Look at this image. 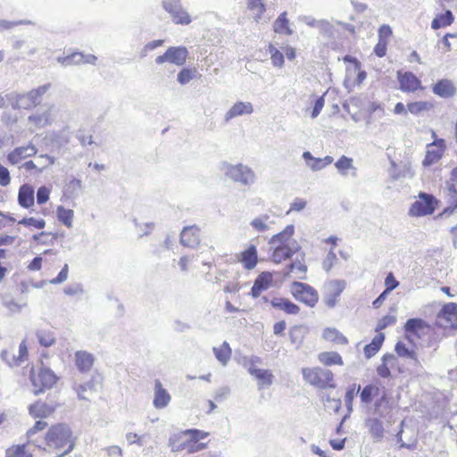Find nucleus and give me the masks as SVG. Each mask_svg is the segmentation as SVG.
<instances>
[{"label":"nucleus","instance_id":"9d476101","mask_svg":"<svg viewBox=\"0 0 457 457\" xmlns=\"http://www.w3.org/2000/svg\"><path fill=\"white\" fill-rule=\"evenodd\" d=\"M345 287V281L341 279L330 280L325 284L323 301L327 307L332 309L337 305L338 298Z\"/></svg>","mask_w":457,"mask_h":457},{"label":"nucleus","instance_id":"603ef678","mask_svg":"<svg viewBox=\"0 0 457 457\" xmlns=\"http://www.w3.org/2000/svg\"><path fill=\"white\" fill-rule=\"evenodd\" d=\"M5 457H32V455L26 453L24 445H21L8 449Z\"/></svg>","mask_w":457,"mask_h":457},{"label":"nucleus","instance_id":"79ce46f5","mask_svg":"<svg viewBox=\"0 0 457 457\" xmlns=\"http://www.w3.org/2000/svg\"><path fill=\"white\" fill-rule=\"evenodd\" d=\"M378 394V386H376L373 384L366 385L360 394L361 402L362 403L369 404L372 402V398L377 396Z\"/></svg>","mask_w":457,"mask_h":457},{"label":"nucleus","instance_id":"4d7b16f0","mask_svg":"<svg viewBox=\"0 0 457 457\" xmlns=\"http://www.w3.org/2000/svg\"><path fill=\"white\" fill-rule=\"evenodd\" d=\"M396 317L394 315H386L382 317L376 327V331L383 330L389 326L395 324Z\"/></svg>","mask_w":457,"mask_h":457},{"label":"nucleus","instance_id":"a211bd4d","mask_svg":"<svg viewBox=\"0 0 457 457\" xmlns=\"http://www.w3.org/2000/svg\"><path fill=\"white\" fill-rule=\"evenodd\" d=\"M253 112V104L250 102H237L234 104L229 110L225 113L224 120L228 123L230 120L245 115L252 114Z\"/></svg>","mask_w":457,"mask_h":457},{"label":"nucleus","instance_id":"e433bc0d","mask_svg":"<svg viewBox=\"0 0 457 457\" xmlns=\"http://www.w3.org/2000/svg\"><path fill=\"white\" fill-rule=\"evenodd\" d=\"M84 54L81 52H74L67 56H60L57 58L58 63L63 67L71 65L83 64Z\"/></svg>","mask_w":457,"mask_h":457},{"label":"nucleus","instance_id":"052dcab7","mask_svg":"<svg viewBox=\"0 0 457 457\" xmlns=\"http://www.w3.org/2000/svg\"><path fill=\"white\" fill-rule=\"evenodd\" d=\"M4 103L8 102V104L13 110L20 109V93L11 92L6 94L5 96H4Z\"/></svg>","mask_w":457,"mask_h":457},{"label":"nucleus","instance_id":"13d9d810","mask_svg":"<svg viewBox=\"0 0 457 457\" xmlns=\"http://www.w3.org/2000/svg\"><path fill=\"white\" fill-rule=\"evenodd\" d=\"M27 354H28V348L25 344V341H22L19 345V355L15 356L12 354L13 364L15 366L21 365V363L24 361Z\"/></svg>","mask_w":457,"mask_h":457},{"label":"nucleus","instance_id":"473e14b6","mask_svg":"<svg viewBox=\"0 0 457 457\" xmlns=\"http://www.w3.org/2000/svg\"><path fill=\"white\" fill-rule=\"evenodd\" d=\"M323 338L329 342H334L338 345H347L348 339L337 328H327L323 330Z\"/></svg>","mask_w":457,"mask_h":457},{"label":"nucleus","instance_id":"6e6d98bb","mask_svg":"<svg viewBox=\"0 0 457 457\" xmlns=\"http://www.w3.org/2000/svg\"><path fill=\"white\" fill-rule=\"evenodd\" d=\"M193 78V71L188 68H184L179 72L177 80L180 85H187Z\"/></svg>","mask_w":457,"mask_h":457},{"label":"nucleus","instance_id":"393cba45","mask_svg":"<svg viewBox=\"0 0 457 457\" xmlns=\"http://www.w3.org/2000/svg\"><path fill=\"white\" fill-rule=\"evenodd\" d=\"M34 188L28 184L22 185L19 189L18 203L23 208H29L35 202Z\"/></svg>","mask_w":457,"mask_h":457},{"label":"nucleus","instance_id":"338daca9","mask_svg":"<svg viewBox=\"0 0 457 457\" xmlns=\"http://www.w3.org/2000/svg\"><path fill=\"white\" fill-rule=\"evenodd\" d=\"M94 383L93 381H88L87 383H84V384H80L78 388H77V394H78V397L81 400H86L87 397L85 396V393L87 391V390H90V391H94L95 388H94Z\"/></svg>","mask_w":457,"mask_h":457},{"label":"nucleus","instance_id":"f03ea898","mask_svg":"<svg viewBox=\"0 0 457 457\" xmlns=\"http://www.w3.org/2000/svg\"><path fill=\"white\" fill-rule=\"evenodd\" d=\"M302 374L307 383L317 388L327 389L337 387L334 374L330 370L321 367L303 368Z\"/></svg>","mask_w":457,"mask_h":457},{"label":"nucleus","instance_id":"f257e3e1","mask_svg":"<svg viewBox=\"0 0 457 457\" xmlns=\"http://www.w3.org/2000/svg\"><path fill=\"white\" fill-rule=\"evenodd\" d=\"M45 441L49 448L62 452L56 453L54 457H63L70 453L75 445L72 431L69 425L58 423L52 426L46 434Z\"/></svg>","mask_w":457,"mask_h":457},{"label":"nucleus","instance_id":"a19ab883","mask_svg":"<svg viewBox=\"0 0 457 457\" xmlns=\"http://www.w3.org/2000/svg\"><path fill=\"white\" fill-rule=\"evenodd\" d=\"M396 358L392 353H386L382 357V363L377 368V373L379 377L386 378L391 377V371L388 368V363L395 361Z\"/></svg>","mask_w":457,"mask_h":457},{"label":"nucleus","instance_id":"7c9ffc66","mask_svg":"<svg viewBox=\"0 0 457 457\" xmlns=\"http://www.w3.org/2000/svg\"><path fill=\"white\" fill-rule=\"evenodd\" d=\"M304 257L305 254L303 253L301 259H295L291 263L287 264L284 270L283 275L285 277L290 276L291 273L295 272V270L300 271L303 276H298V278L304 279L305 278V273L307 271V266L304 263Z\"/></svg>","mask_w":457,"mask_h":457},{"label":"nucleus","instance_id":"cd10ccee","mask_svg":"<svg viewBox=\"0 0 457 457\" xmlns=\"http://www.w3.org/2000/svg\"><path fill=\"white\" fill-rule=\"evenodd\" d=\"M273 31L279 35L291 36L294 30L289 26V20L287 19V12H281L273 22Z\"/></svg>","mask_w":457,"mask_h":457},{"label":"nucleus","instance_id":"c756f323","mask_svg":"<svg viewBox=\"0 0 457 457\" xmlns=\"http://www.w3.org/2000/svg\"><path fill=\"white\" fill-rule=\"evenodd\" d=\"M365 426L369 429L371 437L376 441H380L384 436V426L380 420L377 418H369L365 421Z\"/></svg>","mask_w":457,"mask_h":457},{"label":"nucleus","instance_id":"3c124183","mask_svg":"<svg viewBox=\"0 0 457 457\" xmlns=\"http://www.w3.org/2000/svg\"><path fill=\"white\" fill-rule=\"evenodd\" d=\"M269 51L270 54V59H271L272 64L277 67H282L284 64L283 54L278 49L274 47L273 46H270Z\"/></svg>","mask_w":457,"mask_h":457},{"label":"nucleus","instance_id":"de8ad7c7","mask_svg":"<svg viewBox=\"0 0 457 457\" xmlns=\"http://www.w3.org/2000/svg\"><path fill=\"white\" fill-rule=\"evenodd\" d=\"M395 350L400 357L416 360V353L412 350H410L406 346V345L404 343H403L402 341H398L395 344Z\"/></svg>","mask_w":457,"mask_h":457},{"label":"nucleus","instance_id":"8fccbe9b","mask_svg":"<svg viewBox=\"0 0 457 457\" xmlns=\"http://www.w3.org/2000/svg\"><path fill=\"white\" fill-rule=\"evenodd\" d=\"M50 86V84H45L29 92L36 106L40 104L42 96L48 91Z\"/></svg>","mask_w":457,"mask_h":457},{"label":"nucleus","instance_id":"4be33fe9","mask_svg":"<svg viewBox=\"0 0 457 457\" xmlns=\"http://www.w3.org/2000/svg\"><path fill=\"white\" fill-rule=\"evenodd\" d=\"M270 304L273 308L290 315H296L300 312V308L297 304L284 297H274L270 301Z\"/></svg>","mask_w":457,"mask_h":457},{"label":"nucleus","instance_id":"412c9836","mask_svg":"<svg viewBox=\"0 0 457 457\" xmlns=\"http://www.w3.org/2000/svg\"><path fill=\"white\" fill-rule=\"evenodd\" d=\"M170 399V395L165 388H163L161 381L156 379L154 381V396L153 401L154 406L156 409H163L168 406Z\"/></svg>","mask_w":457,"mask_h":457},{"label":"nucleus","instance_id":"a878e982","mask_svg":"<svg viewBox=\"0 0 457 457\" xmlns=\"http://www.w3.org/2000/svg\"><path fill=\"white\" fill-rule=\"evenodd\" d=\"M240 262L245 269L253 270L258 262L257 248L254 245H250L247 249L241 253Z\"/></svg>","mask_w":457,"mask_h":457},{"label":"nucleus","instance_id":"aec40b11","mask_svg":"<svg viewBox=\"0 0 457 457\" xmlns=\"http://www.w3.org/2000/svg\"><path fill=\"white\" fill-rule=\"evenodd\" d=\"M456 91L453 83L447 79H439L432 87V92L442 98H450L456 94Z\"/></svg>","mask_w":457,"mask_h":457},{"label":"nucleus","instance_id":"4468645a","mask_svg":"<svg viewBox=\"0 0 457 457\" xmlns=\"http://www.w3.org/2000/svg\"><path fill=\"white\" fill-rule=\"evenodd\" d=\"M445 151V143L443 139L435 141L428 145L426 156L423 160L424 166H431L439 161Z\"/></svg>","mask_w":457,"mask_h":457},{"label":"nucleus","instance_id":"e2e57ef3","mask_svg":"<svg viewBox=\"0 0 457 457\" xmlns=\"http://www.w3.org/2000/svg\"><path fill=\"white\" fill-rule=\"evenodd\" d=\"M395 288V285H390L373 301L372 305L374 308H379L384 301L386 300L387 295Z\"/></svg>","mask_w":457,"mask_h":457},{"label":"nucleus","instance_id":"c03bdc74","mask_svg":"<svg viewBox=\"0 0 457 457\" xmlns=\"http://www.w3.org/2000/svg\"><path fill=\"white\" fill-rule=\"evenodd\" d=\"M247 8L250 11H256L254 21H259L262 14L266 12L265 0H247Z\"/></svg>","mask_w":457,"mask_h":457},{"label":"nucleus","instance_id":"423d86ee","mask_svg":"<svg viewBox=\"0 0 457 457\" xmlns=\"http://www.w3.org/2000/svg\"><path fill=\"white\" fill-rule=\"evenodd\" d=\"M57 379V376L50 368L41 367L37 376L31 375V382L35 387L34 394L37 395L45 389L52 388Z\"/></svg>","mask_w":457,"mask_h":457},{"label":"nucleus","instance_id":"c85d7f7f","mask_svg":"<svg viewBox=\"0 0 457 457\" xmlns=\"http://www.w3.org/2000/svg\"><path fill=\"white\" fill-rule=\"evenodd\" d=\"M82 190V182L80 179L72 178L63 186V196L67 199L74 200L79 197Z\"/></svg>","mask_w":457,"mask_h":457},{"label":"nucleus","instance_id":"c9c22d12","mask_svg":"<svg viewBox=\"0 0 457 457\" xmlns=\"http://www.w3.org/2000/svg\"><path fill=\"white\" fill-rule=\"evenodd\" d=\"M318 360L325 366L343 365V359L337 352H322L319 354Z\"/></svg>","mask_w":457,"mask_h":457},{"label":"nucleus","instance_id":"9b49d317","mask_svg":"<svg viewBox=\"0 0 457 457\" xmlns=\"http://www.w3.org/2000/svg\"><path fill=\"white\" fill-rule=\"evenodd\" d=\"M430 330V325L420 318H411L404 324L405 338L412 342V337L420 338Z\"/></svg>","mask_w":457,"mask_h":457},{"label":"nucleus","instance_id":"4c0bfd02","mask_svg":"<svg viewBox=\"0 0 457 457\" xmlns=\"http://www.w3.org/2000/svg\"><path fill=\"white\" fill-rule=\"evenodd\" d=\"M251 226L258 232L268 230L274 221L270 220L268 214H262L251 221Z\"/></svg>","mask_w":457,"mask_h":457},{"label":"nucleus","instance_id":"b1692460","mask_svg":"<svg viewBox=\"0 0 457 457\" xmlns=\"http://www.w3.org/2000/svg\"><path fill=\"white\" fill-rule=\"evenodd\" d=\"M56 405L37 401L29 407V414L34 418H46L55 411Z\"/></svg>","mask_w":457,"mask_h":457},{"label":"nucleus","instance_id":"39448f33","mask_svg":"<svg viewBox=\"0 0 457 457\" xmlns=\"http://www.w3.org/2000/svg\"><path fill=\"white\" fill-rule=\"evenodd\" d=\"M290 290L295 300L305 303L307 306L314 307L319 300V295L316 289L312 286L294 281L290 286Z\"/></svg>","mask_w":457,"mask_h":457},{"label":"nucleus","instance_id":"864d4df0","mask_svg":"<svg viewBox=\"0 0 457 457\" xmlns=\"http://www.w3.org/2000/svg\"><path fill=\"white\" fill-rule=\"evenodd\" d=\"M19 224L24 225V226H32L36 228L42 229L46 226V221L43 219H35L33 217L30 218H23L22 220H19Z\"/></svg>","mask_w":457,"mask_h":457},{"label":"nucleus","instance_id":"2eb2a0df","mask_svg":"<svg viewBox=\"0 0 457 457\" xmlns=\"http://www.w3.org/2000/svg\"><path fill=\"white\" fill-rule=\"evenodd\" d=\"M95 362V356L83 350L76 351L74 353V363L80 373H88Z\"/></svg>","mask_w":457,"mask_h":457},{"label":"nucleus","instance_id":"ddd939ff","mask_svg":"<svg viewBox=\"0 0 457 457\" xmlns=\"http://www.w3.org/2000/svg\"><path fill=\"white\" fill-rule=\"evenodd\" d=\"M182 245L195 248L200 244V228L196 225L184 227L180 233Z\"/></svg>","mask_w":457,"mask_h":457},{"label":"nucleus","instance_id":"2f4dec72","mask_svg":"<svg viewBox=\"0 0 457 457\" xmlns=\"http://www.w3.org/2000/svg\"><path fill=\"white\" fill-rule=\"evenodd\" d=\"M385 340V335L383 333L377 334L371 342L364 346V354L366 358L370 359L374 356L381 348Z\"/></svg>","mask_w":457,"mask_h":457},{"label":"nucleus","instance_id":"bf43d9fd","mask_svg":"<svg viewBox=\"0 0 457 457\" xmlns=\"http://www.w3.org/2000/svg\"><path fill=\"white\" fill-rule=\"evenodd\" d=\"M35 106L36 104L30 98L29 92L20 93V109L30 110Z\"/></svg>","mask_w":457,"mask_h":457},{"label":"nucleus","instance_id":"774afa93","mask_svg":"<svg viewBox=\"0 0 457 457\" xmlns=\"http://www.w3.org/2000/svg\"><path fill=\"white\" fill-rule=\"evenodd\" d=\"M447 197L448 203L453 204V208H457V189L453 184L447 183Z\"/></svg>","mask_w":457,"mask_h":457},{"label":"nucleus","instance_id":"5fc2aeb1","mask_svg":"<svg viewBox=\"0 0 457 457\" xmlns=\"http://www.w3.org/2000/svg\"><path fill=\"white\" fill-rule=\"evenodd\" d=\"M183 433L184 435L190 436L189 441L191 442H198L199 440L207 437L209 435L208 432H204L196 428L187 429Z\"/></svg>","mask_w":457,"mask_h":457},{"label":"nucleus","instance_id":"7ed1b4c3","mask_svg":"<svg viewBox=\"0 0 457 457\" xmlns=\"http://www.w3.org/2000/svg\"><path fill=\"white\" fill-rule=\"evenodd\" d=\"M222 170L232 181L239 183L242 186H252L256 180L254 171L247 165L242 163L233 165L224 162L222 164Z\"/></svg>","mask_w":457,"mask_h":457},{"label":"nucleus","instance_id":"6ab92c4d","mask_svg":"<svg viewBox=\"0 0 457 457\" xmlns=\"http://www.w3.org/2000/svg\"><path fill=\"white\" fill-rule=\"evenodd\" d=\"M37 154V149L33 145H28L26 146H20L14 148L7 155L8 162L12 164H18L22 159L29 156H33Z\"/></svg>","mask_w":457,"mask_h":457},{"label":"nucleus","instance_id":"f8f14e48","mask_svg":"<svg viewBox=\"0 0 457 457\" xmlns=\"http://www.w3.org/2000/svg\"><path fill=\"white\" fill-rule=\"evenodd\" d=\"M300 249L301 245L295 240H292L291 245H276L271 252V260L275 263H281L283 261L291 259Z\"/></svg>","mask_w":457,"mask_h":457},{"label":"nucleus","instance_id":"5701e85b","mask_svg":"<svg viewBox=\"0 0 457 457\" xmlns=\"http://www.w3.org/2000/svg\"><path fill=\"white\" fill-rule=\"evenodd\" d=\"M295 233V227L292 224L287 225L281 232L272 236L269 240L270 245H291L290 239Z\"/></svg>","mask_w":457,"mask_h":457},{"label":"nucleus","instance_id":"1a4fd4ad","mask_svg":"<svg viewBox=\"0 0 457 457\" xmlns=\"http://www.w3.org/2000/svg\"><path fill=\"white\" fill-rule=\"evenodd\" d=\"M435 325L445 328H457V303H448L443 305L436 315Z\"/></svg>","mask_w":457,"mask_h":457},{"label":"nucleus","instance_id":"49530a36","mask_svg":"<svg viewBox=\"0 0 457 457\" xmlns=\"http://www.w3.org/2000/svg\"><path fill=\"white\" fill-rule=\"evenodd\" d=\"M289 338L293 345L298 348L303 340V330L302 326H294L289 330Z\"/></svg>","mask_w":457,"mask_h":457},{"label":"nucleus","instance_id":"09e8293b","mask_svg":"<svg viewBox=\"0 0 457 457\" xmlns=\"http://www.w3.org/2000/svg\"><path fill=\"white\" fill-rule=\"evenodd\" d=\"M360 389H361V386H358L357 390H356V385L353 384L346 390L345 396V405H346V408L348 411L347 414H349V415L353 411V401L354 399V396H355L356 393H358L360 391Z\"/></svg>","mask_w":457,"mask_h":457},{"label":"nucleus","instance_id":"0e129e2a","mask_svg":"<svg viewBox=\"0 0 457 457\" xmlns=\"http://www.w3.org/2000/svg\"><path fill=\"white\" fill-rule=\"evenodd\" d=\"M50 190L45 187H40L37 191V203L38 204H46L49 199Z\"/></svg>","mask_w":457,"mask_h":457},{"label":"nucleus","instance_id":"37998d69","mask_svg":"<svg viewBox=\"0 0 457 457\" xmlns=\"http://www.w3.org/2000/svg\"><path fill=\"white\" fill-rule=\"evenodd\" d=\"M56 215L59 221H61L67 228L72 227V219L74 212L71 209H66L60 205L56 209Z\"/></svg>","mask_w":457,"mask_h":457},{"label":"nucleus","instance_id":"0eeeda50","mask_svg":"<svg viewBox=\"0 0 457 457\" xmlns=\"http://www.w3.org/2000/svg\"><path fill=\"white\" fill-rule=\"evenodd\" d=\"M162 7L170 15L175 24L188 25L192 21L180 0H162Z\"/></svg>","mask_w":457,"mask_h":457},{"label":"nucleus","instance_id":"20e7f679","mask_svg":"<svg viewBox=\"0 0 457 457\" xmlns=\"http://www.w3.org/2000/svg\"><path fill=\"white\" fill-rule=\"evenodd\" d=\"M436 205L437 201L433 195L420 192L419 194V200L411 204L409 215L411 217L430 215L436 211Z\"/></svg>","mask_w":457,"mask_h":457},{"label":"nucleus","instance_id":"58836bf2","mask_svg":"<svg viewBox=\"0 0 457 457\" xmlns=\"http://www.w3.org/2000/svg\"><path fill=\"white\" fill-rule=\"evenodd\" d=\"M36 336L41 346L47 348L55 343L54 333L49 329H38Z\"/></svg>","mask_w":457,"mask_h":457},{"label":"nucleus","instance_id":"680f3d73","mask_svg":"<svg viewBox=\"0 0 457 457\" xmlns=\"http://www.w3.org/2000/svg\"><path fill=\"white\" fill-rule=\"evenodd\" d=\"M337 254L331 249L322 262V268L324 269V270L328 272L334 266V263L337 261Z\"/></svg>","mask_w":457,"mask_h":457},{"label":"nucleus","instance_id":"bb28decb","mask_svg":"<svg viewBox=\"0 0 457 457\" xmlns=\"http://www.w3.org/2000/svg\"><path fill=\"white\" fill-rule=\"evenodd\" d=\"M258 357L252 359V364L248 369L251 375L254 376L262 385L270 386L272 384L273 375L269 370H262L253 367V362L258 361Z\"/></svg>","mask_w":457,"mask_h":457},{"label":"nucleus","instance_id":"dca6fc26","mask_svg":"<svg viewBox=\"0 0 457 457\" xmlns=\"http://www.w3.org/2000/svg\"><path fill=\"white\" fill-rule=\"evenodd\" d=\"M397 78L400 85L399 88L403 92H415L421 88L420 80L411 71L398 72Z\"/></svg>","mask_w":457,"mask_h":457},{"label":"nucleus","instance_id":"a18cd8bd","mask_svg":"<svg viewBox=\"0 0 457 457\" xmlns=\"http://www.w3.org/2000/svg\"><path fill=\"white\" fill-rule=\"evenodd\" d=\"M336 168L341 175H346L347 170L354 169L353 166V159L345 155H342L335 163Z\"/></svg>","mask_w":457,"mask_h":457},{"label":"nucleus","instance_id":"6e6552de","mask_svg":"<svg viewBox=\"0 0 457 457\" xmlns=\"http://www.w3.org/2000/svg\"><path fill=\"white\" fill-rule=\"evenodd\" d=\"M189 52L185 46H170L166 52L155 58L157 64L170 62L177 66H183L188 57Z\"/></svg>","mask_w":457,"mask_h":457},{"label":"nucleus","instance_id":"f704fd0d","mask_svg":"<svg viewBox=\"0 0 457 457\" xmlns=\"http://www.w3.org/2000/svg\"><path fill=\"white\" fill-rule=\"evenodd\" d=\"M216 359L226 366L231 357V349L228 342L224 341L220 347L212 348Z\"/></svg>","mask_w":457,"mask_h":457},{"label":"nucleus","instance_id":"69168bd1","mask_svg":"<svg viewBox=\"0 0 457 457\" xmlns=\"http://www.w3.org/2000/svg\"><path fill=\"white\" fill-rule=\"evenodd\" d=\"M47 427V423L44 420H37L34 426L27 431V437L31 441L32 436L38 431H42Z\"/></svg>","mask_w":457,"mask_h":457},{"label":"nucleus","instance_id":"ea45409f","mask_svg":"<svg viewBox=\"0 0 457 457\" xmlns=\"http://www.w3.org/2000/svg\"><path fill=\"white\" fill-rule=\"evenodd\" d=\"M433 107V104L428 101L411 102L407 104L408 112L413 115H420L424 112H428Z\"/></svg>","mask_w":457,"mask_h":457},{"label":"nucleus","instance_id":"72a5a7b5","mask_svg":"<svg viewBox=\"0 0 457 457\" xmlns=\"http://www.w3.org/2000/svg\"><path fill=\"white\" fill-rule=\"evenodd\" d=\"M454 21V16L450 10H446L444 13L437 15L431 22L433 29H438L450 26Z\"/></svg>","mask_w":457,"mask_h":457},{"label":"nucleus","instance_id":"f3484780","mask_svg":"<svg viewBox=\"0 0 457 457\" xmlns=\"http://www.w3.org/2000/svg\"><path fill=\"white\" fill-rule=\"evenodd\" d=\"M272 283V274L269 271H263L255 278L251 288V295L257 298L261 294L267 290Z\"/></svg>","mask_w":457,"mask_h":457}]
</instances>
